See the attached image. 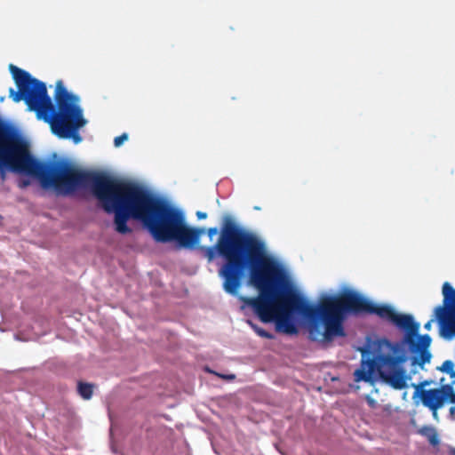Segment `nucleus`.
I'll use <instances>...</instances> for the list:
<instances>
[{
  "mask_svg": "<svg viewBox=\"0 0 455 455\" xmlns=\"http://www.w3.org/2000/svg\"><path fill=\"white\" fill-rule=\"evenodd\" d=\"M5 170L32 176L39 180L43 188H52L61 195L91 188L104 211L115 214L116 230L122 235L132 233L127 226L130 219L141 221L156 242L176 241L184 248L197 244L204 232V228L188 226L180 210L138 184L85 172L63 160L40 162L32 156L28 143L17 130L0 118V173L3 178Z\"/></svg>",
  "mask_w": 455,
  "mask_h": 455,
  "instance_id": "1",
  "label": "nucleus"
},
{
  "mask_svg": "<svg viewBox=\"0 0 455 455\" xmlns=\"http://www.w3.org/2000/svg\"><path fill=\"white\" fill-rule=\"evenodd\" d=\"M286 314L300 316V325L313 341H331L336 337L346 335L343 323L348 314L376 315L380 319L405 331L401 342H391L386 339L376 342L372 350L361 349L360 367L354 372L355 382L372 383L377 373L385 384L396 390L407 387L409 377L403 364L407 355L403 346L411 354V365L423 369L430 362L431 338L419 335V323L411 315L397 313L393 307L377 304L354 291L340 295H322L317 304L309 303L294 283L286 269Z\"/></svg>",
  "mask_w": 455,
  "mask_h": 455,
  "instance_id": "2",
  "label": "nucleus"
},
{
  "mask_svg": "<svg viewBox=\"0 0 455 455\" xmlns=\"http://www.w3.org/2000/svg\"><path fill=\"white\" fill-rule=\"evenodd\" d=\"M209 262L220 256L223 290L237 296L241 309L250 307L262 323H275L284 333V266L268 254L263 241L225 218L220 237L201 248Z\"/></svg>",
  "mask_w": 455,
  "mask_h": 455,
  "instance_id": "3",
  "label": "nucleus"
},
{
  "mask_svg": "<svg viewBox=\"0 0 455 455\" xmlns=\"http://www.w3.org/2000/svg\"><path fill=\"white\" fill-rule=\"evenodd\" d=\"M9 70L17 87V91L10 89V98L14 102L23 100L28 110L35 112L36 117L45 123L52 119L57 108L48 95L45 84L13 64L9 65Z\"/></svg>",
  "mask_w": 455,
  "mask_h": 455,
  "instance_id": "4",
  "label": "nucleus"
},
{
  "mask_svg": "<svg viewBox=\"0 0 455 455\" xmlns=\"http://www.w3.org/2000/svg\"><path fill=\"white\" fill-rule=\"evenodd\" d=\"M54 98L57 112L48 122L52 132L60 139H72L76 144L79 143L82 137L78 130L87 123L78 105L79 98L69 93L62 81H58L56 84Z\"/></svg>",
  "mask_w": 455,
  "mask_h": 455,
  "instance_id": "5",
  "label": "nucleus"
},
{
  "mask_svg": "<svg viewBox=\"0 0 455 455\" xmlns=\"http://www.w3.org/2000/svg\"><path fill=\"white\" fill-rule=\"evenodd\" d=\"M443 379H441V386L436 388L421 389L419 393L422 404L428 408L435 418L437 416V411L441 409L445 403L451 404L455 403V390L452 383H443Z\"/></svg>",
  "mask_w": 455,
  "mask_h": 455,
  "instance_id": "6",
  "label": "nucleus"
},
{
  "mask_svg": "<svg viewBox=\"0 0 455 455\" xmlns=\"http://www.w3.org/2000/svg\"><path fill=\"white\" fill-rule=\"evenodd\" d=\"M443 305L435 307V317L441 328L455 336V289L445 282L443 285Z\"/></svg>",
  "mask_w": 455,
  "mask_h": 455,
  "instance_id": "7",
  "label": "nucleus"
},
{
  "mask_svg": "<svg viewBox=\"0 0 455 455\" xmlns=\"http://www.w3.org/2000/svg\"><path fill=\"white\" fill-rule=\"evenodd\" d=\"M419 433L424 435L433 446L439 444L438 434L433 427L425 426L419 430Z\"/></svg>",
  "mask_w": 455,
  "mask_h": 455,
  "instance_id": "8",
  "label": "nucleus"
},
{
  "mask_svg": "<svg viewBox=\"0 0 455 455\" xmlns=\"http://www.w3.org/2000/svg\"><path fill=\"white\" fill-rule=\"evenodd\" d=\"M292 314H286V335H292L297 334L299 332V328L301 327L305 329L303 326L300 325V321L299 323H296L291 319Z\"/></svg>",
  "mask_w": 455,
  "mask_h": 455,
  "instance_id": "9",
  "label": "nucleus"
},
{
  "mask_svg": "<svg viewBox=\"0 0 455 455\" xmlns=\"http://www.w3.org/2000/svg\"><path fill=\"white\" fill-rule=\"evenodd\" d=\"M78 393L85 400H88L92 395L93 386L89 383L78 382Z\"/></svg>",
  "mask_w": 455,
  "mask_h": 455,
  "instance_id": "10",
  "label": "nucleus"
},
{
  "mask_svg": "<svg viewBox=\"0 0 455 455\" xmlns=\"http://www.w3.org/2000/svg\"><path fill=\"white\" fill-rule=\"evenodd\" d=\"M441 371L450 375L452 386L455 385V371L454 363L451 360H446L443 363L442 366L438 368Z\"/></svg>",
  "mask_w": 455,
  "mask_h": 455,
  "instance_id": "11",
  "label": "nucleus"
},
{
  "mask_svg": "<svg viewBox=\"0 0 455 455\" xmlns=\"http://www.w3.org/2000/svg\"><path fill=\"white\" fill-rule=\"evenodd\" d=\"M247 323L251 326V328L259 336L266 339H273L274 335L270 332L265 331L261 327L258 326L251 320H247Z\"/></svg>",
  "mask_w": 455,
  "mask_h": 455,
  "instance_id": "12",
  "label": "nucleus"
},
{
  "mask_svg": "<svg viewBox=\"0 0 455 455\" xmlns=\"http://www.w3.org/2000/svg\"><path fill=\"white\" fill-rule=\"evenodd\" d=\"M127 140H128V134L127 133H123V134H121V135H119V136L115 138L114 145H115V147L119 148Z\"/></svg>",
  "mask_w": 455,
  "mask_h": 455,
  "instance_id": "13",
  "label": "nucleus"
},
{
  "mask_svg": "<svg viewBox=\"0 0 455 455\" xmlns=\"http://www.w3.org/2000/svg\"><path fill=\"white\" fill-rule=\"evenodd\" d=\"M29 185H30V180L28 178L20 179L19 180V188H25L28 187Z\"/></svg>",
  "mask_w": 455,
  "mask_h": 455,
  "instance_id": "14",
  "label": "nucleus"
},
{
  "mask_svg": "<svg viewBox=\"0 0 455 455\" xmlns=\"http://www.w3.org/2000/svg\"><path fill=\"white\" fill-rule=\"evenodd\" d=\"M434 321L438 322V320L435 317V313L434 314V317L431 320H429L427 323H425L424 328L427 330H430Z\"/></svg>",
  "mask_w": 455,
  "mask_h": 455,
  "instance_id": "15",
  "label": "nucleus"
},
{
  "mask_svg": "<svg viewBox=\"0 0 455 455\" xmlns=\"http://www.w3.org/2000/svg\"><path fill=\"white\" fill-rule=\"evenodd\" d=\"M207 233L210 237H212L214 235H216L218 233V228H210L207 230Z\"/></svg>",
  "mask_w": 455,
  "mask_h": 455,
  "instance_id": "16",
  "label": "nucleus"
},
{
  "mask_svg": "<svg viewBox=\"0 0 455 455\" xmlns=\"http://www.w3.org/2000/svg\"><path fill=\"white\" fill-rule=\"evenodd\" d=\"M196 217H197L199 220H204V219H206V218H207V213H206V212H196Z\"/></svg>",
  "mask_w": 455,
  "mask_h": 455,
  "instance_id": "17",
  "label": "nucleus"
},
{
  "mask_svg": "<svg viewBox=\"0 0 455 455\" xmlns=\"http://www.w3.org/2000/svg\"><path fill=\"white\" fill-rule=\"evenodd\" d=\"M450 415L452 419H455V403L449 410Z\"/></svg>",
  "mask_w": 455,
  "mask_h": 455,
  "instance_id": "18",
  "label": "nucleus"
}]
</instances>
